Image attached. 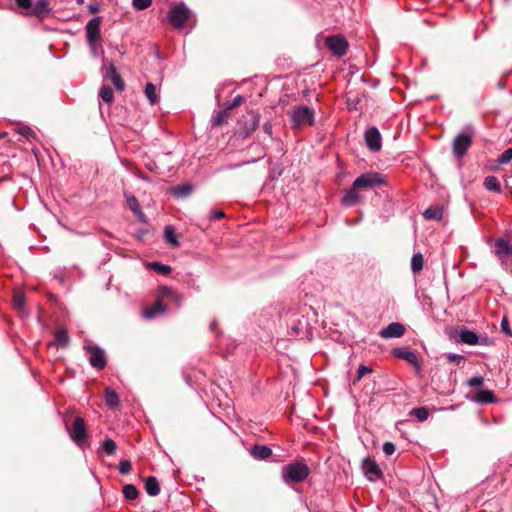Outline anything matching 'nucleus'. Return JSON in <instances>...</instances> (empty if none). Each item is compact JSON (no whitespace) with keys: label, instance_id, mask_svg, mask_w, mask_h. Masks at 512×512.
<instances>
[{"label":"nucleus","instance_id":"2","mask_svg":"<svg viewBox=\"0 0 512 512\" xmlns=\"http://www.w3.org/2000/svg\"><path fill=\"white\" fill-rule=\"evenodd\" d=\"M292 128L301 129L306 126H313L315 122V111L306 105L295 106L289 113Z\"/></svg>","mask_w":512,"mask_h":512},{"label":"nucleus","instance_id":"1","mask_svg":"<svg viewBox=\"0 0 512 512\" xmlns=\"http://www.w3.org/2000/svg\"><path fill=\"white\" fill-rule=\"evenodd\" d=\"M511 234L506 237H499L494 241L493 253L501 267L508 270L512 266V242Z\"/></svg>","mask_w":512,"mask_h":512},{"label":"nucleus","instance_id":"58","mask_svg":"<svg viewBox=\"0 0 512 512\" xmlns=\"http://www.w3.org/2000/svg\"><path fill=\"white\" fill-rule=\"evenodd\" d=\"M3 137V134H0V139Z\"/></svg>","mask_w":512,"mask_h":512},{"label":"nucleus","instance_id":"16","mask_svg":"<svg viewBox=\"0 0 512 512\" xmlns=\"http://www.w3.org/2000/svg\"><path fill=\"white\" fill-rule=\"evenodd\" d=\"M105 77L111 80L115 88L119 91H122L125 87L124 81L122 77L117 72V69L113 63H108L106 65V73Z\"/></svg>","mask_w":512,"mask_h":512},{"label":"nucleus","instance_id":"46","mask_svg":"<svg viewBox=\"0 0 512 512\" xmlns=\"http://www.w3.org/2000/svg\"><path fill=\"white\" fill-rule=\"evenodd\" d=\"M15 3L17 4L18 7L22 8V9H32V0H15Z\"/></svg>","mask_w":512,"mask_h":512},{"label":"nucleus","instance_id":"52","mask_svg":"<svg viewBox=\"0 0 512 512\" xmlns=\"http://www.w3.org/2000/svg\"><path fill=\"white\" fill-rule=\"evenodd\" d=\"M19 133L26 138H29L31 135L34 134V132L29 127H22L19 129Z\"/></svg>","mask_w":512,"mask_h":512},{"label":"nucleus","instance_id":"17","mask_svg":"<svg viewBox=\"0 0 512 512\" xmlns=\"http://www.w3.org/2000/svg\"><path fill=\"white\" fill-rule=\"evenodd\" d=\"M158 296L163 300H171L176 304L177 307H179L182 302V295L168 286H160L158 290Z\"/></svg>","mask_w":512,"mask_h":512},{"label":"nucleus","instance_id":"8","mask_svg":"<svg viewBox=\"0 0 512 512\" xmlns=\"http://www.w3.org/2000/svg\"><path fill=\"white\" fill-rule=\"evenodd\" d=\"M167 17L174 28L180 29L190 19L191 12L183 3H180L170 8Z\"/></svg>","mask_w":512,"mask_h":512},{"label":"nucleus","instance_id":"38","mask_svg":"<svg viewBox=\"0 0 512 512\" xmlns=\"http://www.w3.org/2000/svg\"><path fill=\"white\" fill-rule=\"evenodd\" d=\"M150 267L154 271H156V272H158V273H160L162 275H168V274L171 273V270H172L170 266L162 264L160 262H153V263L150 264Z\"/></svg>","mask_w":512,"mask_h":512},{"label":"nucleus","instance_id":"50","mask_svg":"<svg viewBox=\"0 0 512 512\" xmlns=\"http://www.w3.org/2000/svg\"><path fill=\"white\" fill-rule=\"evenodd\" d=\"M225 217V213L221 210H212L210 212V218L212 220H219Z\"/></svg>","mask_w":512,"mask_h":512},{"label":"nucleus","instance_id":"44","mask_svg":"<svg viewBox=\"0 0 512 512\" xmlns=\"http://www.w3.org/2000/svg\"><path fill=\"white\" fill-rule=\"evenodd\" d=\"M501 331L507 336H512V330L507 317H503L501 320Z\"/></svg>","mask_w":512,"mask_h":512},{"label":"nucleus","instance_id":"51","mask_svg":"<svg viewBox=\"0 0 512 512\" xmlns=\"http://www.w3.org/2000/svg\"><path fill=\"white\" fill-rule=\"evenodd\" d=\"M447 359H448L450 362H457V363H459L461 360H463V359H464V357H463V356H461V355H458V354H452V353H450V354H448V355H447Z\"/></svg>","mask_w":512,"mask_h":512},{"label":"nucleus","instance_id":"54","mask_svg":"<svg viewBox=\"0 0 512 512\" xmlns=\"http://www.w3.org/2000/svg\"><path fill=\"white\" fill-rule=\"evenodd\" d=\"M90 48H91V51H92L93 55L94 56H98L99 55V49L101 50L100 42H98L94 47L90 46Z\"/></svg>","mask_w":512,"mask_h":512},{"label":"nucleus","instance_id":"5","mask_svg":"<svg viewBox=\"0 0 512 512\" xmlns=\"http://www.w3.org/2000/svg\"><path fill=\"white\" fill-rule=\"evenodd\" d=\"M286 324L291 336L304 338L308 333L309 322L299 313L286 314Z\"/></svg>","mask_w":512,"mask_h":512},{"label":"nucleus","instance_id":"29","mask_svg":"<svg viewBox=\"0 0 512 512\" xmlns=\"http://www.w3.org/2000/svg\"><path fill=\"white\" fill-rule=\"evenodd\" d=\"M475 401L480 404H488L494 402V394L490 390H480L475 395Z\"/></svg>","mask_w":512,"mask_h":512},{"label":"nucleus","instance_id":"7","mask_svg":"<svg viewBox=\"0 0 512 512\" xmlns=\"http://www.w3.org/2000/svg\"><path fill=\"white\" fill-rule=\"evenodd\" d=\"M354 188L368 190L385 184L384 177L378 172H367L358 176L354 182Z\"/></svg>","mask_w":512,"mask_h":512},{"label":"nucleus","instance_id":"19","mask_svg":"<svg viewBox=\"0 0 512 512\" xmlns=\"http://www.w3.org/2000/svg\"><path fill=\"white\" fill-rule=\"evenodd\" d=\"M124 196L126 198L127 206L129 207V209L137 216V218L140 221L144 222L145 215L141 210V207H140V204H139L137 198L134 195L127 193V192L124 194Z\"/></svg>","mask_w":512,"mask_h":512},{"label":"nucleus","instance_id":"26","mask_svg":"<svg viewBox=\"0 0 512 512\" xmlns=\"http://www.w3.org/2000/svg\"><path fill=\"white\" fill-rule=\"evenodd\" d=\"M483 186L486 190L493 191L495 193H501L502 191L498 179L493 175L485 177Z\"/></svg>","mask_w":512,"mask_h":512},{"label":"nucleus","instance_id":"12","mask_svg":"<svg viewBox=\"0 0 512 512\" xmlns=\"http://www.w3.org/2000/svg\"><path fill=\"white\" fill-rule=\"evenodd\" d=\"M392 354L402 360H405L412 365L417 371L420 369L419 360L417 354L405 347H397L392 350Z\"/></svg>","mask_w":512,"mask_h":512},{"label":"nucleus","instance_id":"25","mask_svg":"<svg viewBox=\"0 0 512 512\" xmlns=\"http://www.w3.org/2000/svg\"><path fill=\"white\" fill-rule=\"evenodd\" d=\"M459 337H460V341L465 344H468V345L478 344L479 336L477 333H475L473 331L463 329L460 331Z\"/></svg>","mask_w":512,"mask_h":512},{"label":"nucleus","instance_id":"49","mask_svg":"<svg viewBox=\"0 0 512 512\" xmlns=\"http://www.w3.org/2000/svg\"><path fill=\"white\" fill-rule=\"evenodd\" d=\"M372 370L364 365H360L357 370V381H359L365 374L370 373Z\"/></svg>","mask_w":512,"mask_h":512},{"label":"nucleus","instance_id":"4","mask_svg":"<svg viewBox=\"0 0 512 512\" xmlns=\"http://www.w3.org/2000/svg\"><path fill=\"white\" fill-rule=\"evenodd\" d=\"M474 135L473 127L467 125L463 128V130L457 134L452 142V151L453 154L461 159L469 150L472 145V138Z\"/></svg>","mask_w":512,"mask_h":512},{"label":"nucleus","instance_id":"3","mask_svg":"<svg viewBox=\"0 0 512 512\" xmlns=\"http://www.w3.org/2000/svg\"><path fill=\"white\" fill-rule=\"evenodd\" d=\"M309 467L303 461H296L282 468V478L285 483H301L309 476Z\"/></svg>","mask_w":512,"mask_h":512},{"label":"nucleus","instance_id":"37","mask_svg":"<svg viewBox=\"0 0 512 512\" xmlns=\"http://www.w3.org/2000/svg\"><path fill=\"white\" fill-rule=\"evenodd\" d=\"M410 414L421 422L427 420L429 416V412L425 407L414 408Z\"/></svg>","mask_w":512,"mask_h":512},{"label":"nucleus","instance_id":"30","mask_svg":"<svg viewBox=\"0 0 512 512\" xmlns=\"http://www.w3.org/2000/svg\"><path fill=\"white\" fill-rule=\"evenodd\" d=\"M423 216L427 220H441L443 209L441 207H429L424 211Z\"/></svg>","mask_w":512,"mask_h":512},{"label":"nucleus","instance_id":"48","mask_svg":"<svg viewBox=\"0 0 512 512\" xmlns=\"http://www.w3.org/2000/svg\"><path fill=\"white\" fill-rule=\"evenodd\" d=\"M243 102H244V97H242L241 95H237L233 99L232 103L227 106V108L229 109V111H231L234 107L241 105Z\"/></svg>","mask_w":512,"mask_h":512},{"label":"nucleus","instance_id":"41","mask_svg":"<svg viewBox=\"0 0 512 512\" xmlns=\"http://www.w3.org/2000/svg\"><path fill=\"white\" fill-rule=\"evenodd\" d=\"M133 7L137 10H144L151 6L152 0H133Z\"/></svg>","mask_w":512,"mask_h":512},{"label":"nucleus","instance_id":"39","mask_svg":"<svg viewBox=\"0 0 512 512\" xmlns=\"http://www.w3.org/2000/svg\"><path fill=\"white\" fill-rule=\"evenodd\" d=\"M102 449L106 452V454L113 455L117 449L116 442L112 439H106L102 443Z\"/></svg>","mask_w":512,"mask_h":512},{"label":"nucleus","instance_id":"23","mask_svg":"<svg viewBox=\"0 0 512 512\" xmlns=\"http://www.w3.org/2000/svg\"><path fill=\"white\" fill-rule=\"evenodd\" d=\"M54 340L59 347H67L70 342L68 331L65 328H58L54 332Z\"/></svg>","mask_w":512,"mask_h":512},{"label":"nucleus","instance_id":"42","mask_svg":"<svg viewBox=\"0 0 512 512\" xmlns=\"http://www.w3.org/2000/svg\"><path fill=\"white\" fill-rule=\"evenodd\" d=\"M132 470V465L129 460H121L119 462V472L121 474H128Z\"/></svg>","mask_w":512,"mask_h":512},{"label":"nucleus","instance_id":"36","mask_svg":"<svg viewBox=\"0 0 512 512\" xmlns=\"http://www.w3.org/2000/svg\"><path fill=\"white\" fill-rule=\"evenodd\" d=\"M99 95L101 99L106 103H111L114 98L113 90L109 86H102Z\"/></svg>","mask_w":512,"mask_h":512},{"label":"nucleus","instance_id":"18","mask_svg":"<svg viewBox=\"0 0 512 512\" xmlns=\"http://www.w3.org/2000/svg\"><path fill=\"white\" fill-rule=\"evenodd\" d=\"M167 307L163 304V299L158 296V299L154 302L153 305L143 310V317L146 319H153L156 316L163 314L166 312Z\"/></svg>","mask_w":512,"mask_h":512},{"label":"nucleus","instance_id":"31","mask_svg":"<svg viewBox=\"0 0 512 512\" xmlns=\"http://www.w3.org/2000/svg\"><path fill=\"white\" fill-rule=\"evenodd\" d=\"M13 307L18 312H23L25 309V295L21 291H16L13 295Z\"/></svg>","mask_w":512,"mask_h":512},{"label":"nucleus","instance_id":"20","mask_svg":"<svg viewBox=\"0 0 512 512\" xmlns=\"http://www.w3.org/2000/svg\"><path fill=\"white\" fill-rule=\"evenodd\" d=\"M258 460L270 461V462H279V455H275L272 449L266 445L258 444Z\"/></svg>","mask_w":512,"mask_h":512},{"label":"nucleus","instance_id":"11","mask_svg":"<svg viewBox=\"0 0 512 512\" xmlns=\"http://www.w3.org/2000/svg\"><path fill=\"white\" fill-rule=\"evenodd\" d=\"M100 25H101V18L100 17H94L91 19L85 29H86V36H87V42L89 46H95L98 42H100Z\"/></svg>","mask_w":512,"mask_h":512},{"label":"nucleus","instance_id":"47","mask_svg":"<svg viewBox=\"0 0 512 512\" xmlns=\"http://www.w3.org/2000/svg\"><path fill=\"white\" fill-rule=\"evenodd\" d=\"M483 383V377L481 376H474L470 378L467 382V384L471 387L480 386Z\"/></svg>","mask_w":512,"mask_h":512},{"label":"nucleus","instance_id":"43","mask_svg":"<svg viewBox=\"0 0 512 512\" xmlns=\"http://www.w3.org/2000/svg\"><path fill=\"white\" fill-rule=\"evenodd\" d=\"M192 191V186L191 185H182V186H179L175 189V193L179 196H186L188 194H190Z\"/></svg>","mask_w":512,"mask_h":512},{"label":"nucleus","instance_id":"9","mask_svg":"<svg viewBox=\"0 0 512 512\" xmlns=\"http://www.w3.org/2000/svg\"><path fill=\"white\" fill-rule=\"evenodd\" d=\"M326 46L331 53L337 57H342L348 49V42L342 35L328 36L325 40Z\"/></svg>","mask_w":512,"mask_h":512},{"label":"nucleus","instance_id":"32","mask_svg":"<svg viewBox=\"0 0 512 512\" xmlns=\"http://www.w3.org/2000/svg\"><path fill=\"white\" fill-rule=\"evenodd\" d=\"M164 237L166 242L172 247H177L179 245L177 235L172 226H167L164 229Z\"/></svg>","mask_w":512,"mask_h":512},{"label":"nucleus","instance_id":"34","mask_svg":"<svg viewBox=\"0 0 512 512\" xmlns=\"http://www.w3.org/2000/svg\"><path fill=\"white\" fill-rule=\"evenodd\" d=\"M144 92L151 104L158 102L159 97L156 93V86L153 83H147Z\"/></svg>","mask_w":512,"mask_h":512},{"label":"nucleus","instance_id":"33","mask_svg":"<svg viewBox=\"0 0 512 512\" xmlns=\"http://www.w3.org/2000/svg\"><path fill=\"white\" fill-rule=\"evenodd\" d=\"M424 260L421 253H415L411 259V270L414 274L419 273L423 269Z\"/></svg>","mask_w":512,"mask_h":512},{"label":"nucleus","instance_id":"27","mask_svg":"<svg viewBox=\"0 0 512 512\" xmlns=\"http://www.w3.org/2000/svg\"><path fill=\"white\" fill-rule=\"evenodd\" d=\"M105 403L110 408H117L119 406L120 400L118 394L110 388H107L104 393Z\"/></svg>","mask_w":512,"mask_h":512},{"label":"nucleus","instance_id":"15","mask_svg":"<svg viewBox=\"0 0 512 512\" xmlns=\"http://www.w3.org/2000/svg\"><path fill=\"white\" fill-rule=\"evenodd\" d=\"M405 333V327L403 324L398 322L390 323L388 326L383 328L379 335L382 338L389 339V338H399L403 336Z\"/></svg>","mask_w":512,"mask_h":512},{"label":"nucleus","instance_id":"56","mask_svg":"<svg viewBox=\"0 0 512 512\" xmlns=\"http://www.w3.org/2000/svg\"><path fill=\"white\" fill-rule=\"evenodd\" d=\"M250 453L251 455H253L254 457H256V453H257V450H256V444L251 446L250 448Z\"/></svg>","mask_w":512,"mask_h":512},{"label":"nucleus","instance_id":"24","mask_svg":"<svg viewBox=\"0 0 512 512\" xmlns=\"http://www.w3.org/2000/svg\"><path fill=\"white\" fill-rule=\"evenodd\" d=\"M145 490L148 495L155 497L160 493V485L156 477L149 476L145 481Z\"/></svg>","mask_w":512,"mask_h":512},{"label":"nucleus","instance_id":"55","mask_svg":"<svg viewBox=\"0 0 512 512\" xmlns=\"http://www.w3.org/2000/svg\"><path fill=\"white\" fill-rule=\"evenodd\" d=\"M263 130L266 134L271 135L272 134V125L270 123H265L263 125Z\"/></svg>","mask_w":512,"mask_h":512},{"label":"nucleus","instance_id":"10","mask_svg":"<svg viewBox=\"0 0 512 512\" xmlns=\"http://www.w3.org/2000/svg\"><path fill=\"white\" fill-rule=\"evenodd\" d=\"M89 355V362L92 367L102 370L106 366V356L104 351L95 345H89L86 348Z\"/></svg>","mask_w":512,"mask_h":512},{"label":"nucleus","instance_id":"40","mask_svg":"<svg viewBox=\"0 0 512 512\" xmlns=\"http://www.w3.org/2000/svg\"><path fill=\"white\" fill-rule=\"evenodd\" d=\"M512 160V147L506 149L498 158V163L503 165L507 164Z\"/></svg>","mask_w":512,"mask_h":512},{"label":"nucleus","instance_id":"53","mask_svg":"<svg viewBox=\"0 0 512 512\" xmlns=\"http://www.w3.org/2000/svg\"><path fill=\"white\" fill-rule=\"evenodd\" d=\"M210 330L215 333V334H218L219 331H218V322L216 319H213L210 323Z\"/></svg>","mask_w":512,"mask_h":512},{"label":"nucleus","instance_id":"22","mask_svg":"<svg viewBox=\"0 0 512 512\" xmlns=\"http://www.w3.org/2000/svg\"><path fill=\"white\" fill-rule=\"evenodd\" d=\"M50 4L47 0H38L32 5L30 15L41 17L42 15L50 12Z\"/></svg>","mask_w":512,"mask_h":512},{"label":"nucleus","instance_id":"35","mask_svg":"<svg viewBox=\"0 0 512 512\" xmlns=\"http://www.w3.org/2000/svg\"><path fill=\"white\" fill-rule=\"evenodd\" d=\"M122 492H123L124 497L128 500H135L139 495V492H138L136 486H134L132 484H126L123 487Z\"/></svg>","mask_w":512,"mask_h":512},{"label":"nucleus","instance_id":"28","mask_svg":"<svg viewBox=\"0 0 512 512\" xmlns=\"http://www.w3.org/2000/svg\"><path fill=\"white\" fill-rule=\"evenodd\" d=\"M229 117L230 111L226 107L225 109L216 112V114L212 118V124L213 126H222L223 124L227 123Z\"/></svg>","mask_w":512,"mask_h":512},{"label":"nucleus","instance_id":"21","mask_svg":"<svg viewBox=\"0 0 512 512\" xmlns=\"http://www.w3.org/2000/svg\"><path fill=\"white\" fill-rule=\"evenodd\" d=\"M359 189L354 188V184H352V187L346 192L344 195L342 202L346 206H353L357 203H359L362 199L360 194L358 193Z\"/></svg>","mask_w":512,"mask_h":512},{"label":"nucleus","instance_id":"13","mask_svg":"<svg viewBox=\"0 0 512 512\" xmlns=\"http://www.w3.org/2000/svg\"><path fill=\"white\" fill-rule=\"evenodd\" d=\"M365 142L367 147L373 151L377 152L382 147V138L381 134L375 127H370L365 132Z\"/></svg>","mask_w":512,"mask_h":512},{"label":"nucleus","instance_id":"45","mask_svg":"<svg viewBox=\"0 0 512 512\" xmlns=\"http://www.w3.org/2000/svg\"><path fill=\"white\" fill-rule=\"evenodd\" d=\"M396 450L395 445L392 442H385L383 444V452L385 455L390 456L392 455Z\"/></svg>","mask_w":512,"mask_h":512},{"label":"nucleus","instance_id":"57","mask_svg":"<svg viewBox=\"0 0 512 512\" xmlns=\"http://www.w3.org/2000/svg\"><path fill=\"white\" fill-rule=\"evenodd\" d=\"M89 10H90L91 13H96V12H98V7L90 5Z\"/></svg>","mask_w":512,"mask_h":512},{"label":"nucleus","instance_id":"14","mask_svg":"<svg viewBox=\"0 0 512 512\" xmlns=\"http://www.w3.org/2000/svg\"><path fill=\"white\" fill-rule=\"evenodd\" d=\"M362 469L369 481H375L382 476V471L375 460L366 458L363 461Z\"/></svg>","mask_w":512,"mask_h":512},{"label":"nucleus","instance_id":"6","mask_svg":"<svg viewBox=\"0 0 512 512\" xmlns=\"http://www.w3.org/2000/svg\"><path fill=\"white\" fill-rule=\"evenodd\" d=\"M66 428L72 441L77 446L83 447L89 438L84 418L76 417L72 425L70 427L67 426Z\"/></svg>","mask_w":512,"mask_h":512}]
</instances>
